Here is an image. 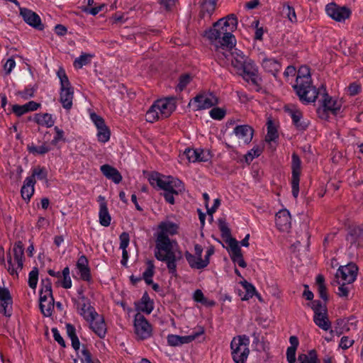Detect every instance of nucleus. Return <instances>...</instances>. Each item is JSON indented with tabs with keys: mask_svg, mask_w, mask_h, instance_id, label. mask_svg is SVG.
Here are the masks:
<instances>
[{
	"mask_svg": "<svg viewBox=\"0 0 363 363\" xmlns=\"http://www.w3.org/2000/svg\"><path fill=\"white\" fill-rule=\"evenodd\" d=\"M350 249L363 248V225L351 228L346 236Z\"/></svg>",
	"mask_w": 363,
	"mask_h": 363,
	"instance_id": "obj_15",
	"label": "nucleus"
},
{
	"mask_svg": "<svg viewBox=\"0 0 363 363\" xmlns=\"http://www.w3.org/2000/svg\"><path fill=\"white\" fill-rule=\"evenodd\" d=\"M155 257L159 261L166 263L169 274L177 276V262L182 259V253L176 240L162 235L157 236Z\"/></svg>",
	"mask_w": 363,
	"mask_h": 363,
	"instance_id": "obj_4",
	"label": "nucleus"
},
{
	"mask_svg": "<svg viewBox=\"0 0 363 363\" xmlns=\"http://www.w3.org/2000/svg\"><path fill=\"white\" fill-rule=\"evenodd\" d=\"M147 268L145 270V272L143 273L142 279L145 280V283L147 285H150L152 284V277L154 275L155 273V265L153 263V261L148 260L147 262Z\"/></svg>",
	"mask_w": 363,
	"mask_h": 363,
	"instance_id": "obj_41",
	"label": "nucleus"
},
{
	"mask_svg": "<svg viewBox=\"0 0 363 363\" xmlns=\"http://www.w3.org/2000/svg\"><path fill=\"white\" fill-rule=\"evenodd\" d=\"M38 281V269L34 267L28 274V285L33 289H35Z\"/></svg>",
	"mask_w": 363,
	"mask_h": 363,
	"instance_id": "obj_51",
	"label": "nucleus"
},
{
	"mask_svg": "<svg viewBox=\"0 0 363 363\" xmlns=\"http://www.w3.org/2000/svg\"><path fill=\"white\" fill-rule=\"evenodd\" d=\"M233 133L240 142L248 144L252 141L254 130L248 125H239L234 128Z\"/></svg>",
	"mask_w": 363,
	"mask_h": 363,
	"instance_id": "obj_22",
	"label": "nucleus"
},
{
	"mask_svg": "<svg viewBox=\"0 0 363 363\" xmlns=\"http://www.w3.org/2000/svg\"><path fill=\"white\" fill-rule=\"evenodd\" d=\"M12 111L17 116H21L22 115L28 113L25 104L18 105L15 104L12 106Z\"/></svg>",
	"mask_w": 363,
	"mask_h": 363,
	"instance_id": "obj_62",
	"label": "nucleus"
},
{
	"mask_svg": "<svg viewBox=\"0 0 363 363\" xmlns=\"http://www.w3.org/2000/svg\"><path fill=\"white\" fill-rule=\"evenodd\" d=\"M79 358L82 363H101L100 361L96 357H94L91 352L85 347H83L82 350Z\"/></svg>",
	"mask_w": 363,
	"mask_h": 363,
	"instance_id": "obj_44",
	"label": "nucleus"
},
{
	"mask_svg": "<svg viewBox=\"0 0 363 363\" xmlns=\"http://www.w3.org/2000/svg\"><path fill=\"white\" fill-rule=\"evenodd\" d=\"M90 118L97 129L106 125L104 120L100 116L93 113L90 115Z\"/></svg>",
	"mask_w": 363,
	"mask_h": 363,
	"instance_id": "obj_58",
	"label": "nucleus"
},
{
	"mask_svg": "<svg viewBox=\"0 0 363 363\" xmlns=\"http://www.w3.org/2000/svg\"><path fill=\"white\" fill-rule=\"evenodd\" d=\"M297 349L294 347H288L286 350V359L288 363H295L296 352Z\"/></svg>",
	"mask_w": 363,
	"mask_h": 363,
	"instance_id": "obj_63",
	"label": "nucleus"
},
{
	"mask_svg": "<svg viewBox=\"0 0 363 363\" xmlns=\"http://www.w3.org/2000/svg\"><path fill=\"white\" fill-rule=\"evenodd\" d=\"M293 88L303 104L314 103L320 95L321 96V106L323 111H330L333 114H336L340 110L342 106L340 101L330 96L323 86L317 89L313 85L310 69L307 66H301L298 69L296 84L293 86Z\"/></svg>",
	"mask_w": 363,
	"mask_h": 363,
	"instance_id": "obj_1",
	"label": "nucleus"
},
{
	"mask_svg": "<svg viewBox=\"0 0 363 363\" xmlns=\"http://www.w3.org/2000/svg\"><path fill=\"white\" fill-rule=\"evenodd\" d=\"M40 308L41 313L46 317L52 315L54 308V298L53 297H40Z\"/></svg>",
	"mask_w": 363,
	"mask_h": 363,
	"instance_id": "obj_31",
	"label": "nucleus"
},
{
	"mask_svg": "<svg viewBox=\"0 0 363 363\" xmlns=\"http://www.w3.org/2000/svg\"><path fill=\"white\" fill-rule=\"evenodd\" d=\"M354 341L352 339H350L347 336H343L340 339L339 347L342 350H347L352 346Z\"/></svg>",
	"mask_w": 363,
	"mask_h": 363,
	"instance_id": "obj_56",
	"label": "nucleus"
},
{
	"mask_svg": "<svg viewBox=\"0 0 363 363\" xmlns=\"http://www.w3.org/2000/svg\"><path fill=\"white\" fill-rule=\"evenodd\" d=\"M57 76L60 82V102L65 109L69 111L73 105L74 89L64 69H60Z\"/></svg>",
	"mask_w": 363,
	"mask_h": 363,
	"instance_id": "obj_8",
	"label": "nucleus"
},
{
	"mask_svg": "<svg viewBox=\"0 0 363 363\" xmlns=\"http://www.w3.org/2000/svg\"><path fill=\"white\" fill-rule=\"evenodd\" d=\"M298 363H320L317 352L311 350L307 354H300L298 357Z\"/></svg>",
	"mask_w": 363,
	"mask_h": 363,
	"instance_id": "obj_34",
	"label": "nucleus"
},
{
	"mask_svg": "<svg viewBox=\"0 0 363 363\" xmlns=\"http://www.w3.org/2000/svg\"><path fill=\"white\" fill-rule=\"evenodd\" d=\"M149 182L152 186L164 191L163 196L170 204L174 203V195H179L184 191V185L181 180L157 172L150 174Z\"/></svg>",
	"mask_w": 363,
	"mask_h": 363,
	"instance_id": "obj_5",
	"label": "nucleus"
},
{
	"mask_svg": "<svg viewBox=\"0 0 363 363\" xmlns=\"http://www.w3.org/2000/svg\"><path fill=\"white\" fill-rule=\"evenodd\" d=\"M176 109V100L173 97L157 100L147 111L145 118L149 123L168 118Z\"/></svg>",
	"mask_w": 363,
	"mask_h": 363,
	"instance_id": "obj_6",
	"label": "nucleus"
},
{
	"mask_svg": "<svg viewBox=\"0 0 363 363\" xmlns=\"http://www.w3.org/2000/svg\"><path fill=\"white\" fill-rule=\"evenodd\" d=\"M35 179L33 177H26L21 189V196L23 200L28 202L34 194Z\"/></svg>",
	"mask_w": 363,
	"mask_h": 363,
	"instance_id": "obj_27",
	"label": "nucleus"
},
{
	"mask_svg": "<svg viewBox=\"0 0 363 363\" xmlns=\"http://www.w3.org/2000/svg\"><path fill=\"white\" fill-rule=\"evenodd\" d=\"M120 249L124 250L127 249L130 242V236L129 234L126 232L122 233L120 236Z\"/></svg>",
	"mask_w": 363,
	"mask_h": 363,
	"instance_id": "obj_55",
	"label": "nucleus"
},
{
	"mask_svg": "<svg viewBox=\"0 0 363 363\" xmlns=\"http://www.w3.org/2000/svg\"><path fill=\"white\" fill-rule=\"evenodd\" d=\"M54 130H55L56 134H55L53 140H52V144L55 145L59 141H61V140L65 141V139L64 137V131L62 129H60L57 126H55Z\"/></svg>",
	"mask_w": 363,
	"mask_h": 363,
	"instance_id": "obj_60",
	"label": "nucleus"
},
{
	"mask_svg": "<svg viewBox=\"0 0 363 363\" xmlns=\"http://www.w3.org/2000/svg\"><path fill=\"white\" fill-rule=\"evenodd\" d=\"M184 255L188 264L192 269H202L209 264L208 258L203 259L201 257L192 255L188 251L185 252Z\"/></svg>",
	"mask_w": 363,
	"mask_h": 363,
	"instance_id": "obj_24",
	"label": "nucleus"
},
{
	"mask_svg": "<svg viewBox=\"0 0 363 363\" xmlns=\"http://www.w3.org/2000/svg\"><path fill=\"white\" fill-rule=\"evenodd\" d=\"M249 342L250 340L245 335L238 336L232 340L231 354L235 363H245L250 353Z\"/></svg>",
	"mask_w": 363,
	"mask_h": 363,
	"instance_id": "obj_9",
	"label": "nucleus"
},
{
	"mask_svg": "<svg viewBox=\"0 0 363 363\" xmlns=\"http://www.w3.org/2000/svg\"><path fill=\"white\" fill-rule=\"evenodd\" d=\"M77 309L80 315H82L86 321L89 320H93L94 316L98 313L94 308L91 305L90 301L82 293L79 301L77 303Z\"/></svg>",
	"mask_w": 363,
	"mask_h": 363,
	"instance_id": "obj_16",
	"label": "nucleus"
},
{
	"mask_svg": "<svg viewBox=\"0 0 363 363\" xmlns=\"http://www.w3.org/2000/svg\"><path fill=\"white\" fill-rule=\"evenodd\" d=\"M283 14L291 22L296 23L297 18L294 7L288 4H284L282 9Z\"/></svg>",
	"mask_w": 363,
	"mask_h": 363,
	"instance_id": "obj_46",
	"label": "nucleus"
},
{
	"mask_svg": "<svg viewBox=\"0 0 363 363\" xmlns=\"http://www.w3.org/2000/svg\"><path fill=\"white\" fill-rule=\"evenodd\" d=\"M154 308L153 302L151 301L147 293H145L141 298V301L139 303L138 309L147 314L151 313Z\"/></svg>",
	"mask_w": 363,
	"mask_h": 363,
	"instance_id": "obj_37",
	"label": "nucleus"
},
{
	"mask_svg": "<svg viewBox=\"0 0 363 363\" xmlns=\"http://www.w3.org/2000/svg\"><path fill=\"white\" fill-rule=\"evenodd\" d=\"M160 232L157 236L168 237V235H176L178 232L179 226L177 224L171 221L161 222L158 226Z\"/></svg>",
	"mask_w": 363,
	"mask_h": 363,
	"instance_id": "obj_29",
	"label": "nucleus"
},
{
	"mask_svg": "<svg viewBox=\"0 0 363 363\" xmlns=\"http://www.w3.org/2000/svg\"><path fill=\"white\" fill-rule=\"evenodd\" d=\"M241 284L246 292L244 296L242 297V300L247 301L254 296L255 293V288L252 284L247 282L245 280L242 281Z\"/></svg>",
	"mask_w": 363,
	"mask_h": 363,
	"instance_id": "obj_48",
	"label": "nucleus"
},
{
	"mask_svg": "<svg viewBox=\"0 0 363 363\" xmlns=\"http://www.w3.org/2000/svg\"><path fill=\"white\" fill-rule=\"evenodd\" d=\"M218 227L221 232V235L223 238L225 240V243L228 245V247H229V243L230 240H235L231 237L230 230L228 226V224L224 220L220 219L218 222Z\"/></svg>",
	"mask_w": 363,
	"mask_h": 363,
	"instance_id": "obj_39",
	"label": "nucleus"
},
{
	"mask_svg": "<svg viewBox=\"0 0 363 363\" xmlns=\"http://www.w3.org/2000/svg\"><path fill=\"white\" fill-rule=\"evenodd\" d=\"M135 333L138 338L144 340L152 335V326L143 315L137 313L134 318Z\"/></svg>",
	"mask_w": 363,
	"mask_h": 363,
	"instance_id": "obj_13",
	"label": "nucleus"
},
{
	"mask_svg": "<svg viewBox=\"0 0 363 363\" xmlns=\"http://www.w3.org/2000/svg\"><path fill=\"white\" fill-rule=\"evenodd\" d=\"M357 266L354 263H350L339 267L335 274V279L345 284H352L357 279Z\"/></svg>",
	"mask_w": 363,
	"mask_h": 363,
	"instance_id": "obj_11",
	"label": "nucleus"
},
{
	"mask_svg": "<svg viewBox=\"0 0 363 363\" xmlns=\"http://www.w3.org/2000/svg\"><path fill=\"white\" fill-rule=\"evenodd\" d=\"M33 121L38 125L45 126L46 128H51L55 124V118L52 115L48 113H35L33 117Z\"/></svg>",
	"mask_w": 363,
	"mask_h": 363,
	"instance_id": "obj_30",
	"label": "nucleus"
},
{
	"mask_svg": "<svg viewBox=\"0 0 363 363\" xmlns=\"http://www.w3.org/2000/svg\"><path fill=\"white\" fill-rule=\"evenodd\" d=\"M228 250L233 262L238 264L240 267H246V262L243 259L241 249L239 247L238 242L236 240H230Z\"/></svg>",
	"mask_w": 363,
	"mask_h": 363,
	"instance_id": "obj_20",
	"label": "nucleus"
},
{
	"mask_svg": "<svg viewBox=\"0 0 363 363\" xmlns=\"http://www.w3.org/2000/svg\"><path fill=\"white\" fill-rule=\"evenodd\" d=\"M28 151L33 155H45L50 151V147L44 143L40 146H35L33 143L29 144L27 146Z\"/></svg>",
	"mask_w": 363,
	"mask_h": 363,
	"instance_id": "obj_38",
	"label": "nucleus"
},
{
	"mask_svg": "<svg viewBox=\"0 0 363 363\" xmlns=\"http://www.w3.org/2000/svg\"><path fill=\"white\" fill-rule=\"evenodd\" d=\"M262 152V147L259 146L254 147L245 155L246 162H252L255 157H259Z\"/></svg>",
	"mask_w": 363,
	"mask_h": 363,
	"instance_id": "obj_53",
	"label": "nucleus"
},
{
	"mask_svg": "<svg viewBox=\"0 0 363 363\" xmlns=\"http://www.w3.org/2000/svg\"><path fill=\"white\" fill-rule=\"evenodd\" d=\"M197 155L198 152H196V149L186 148L184 150L182 157H186L189 162H196L199 158Z\"/></svg>",
	"mask_w": 363,
	"mask_h": 363,
	"instance_id": "obj_52",
	"label": "nucleus"
},
{
	"mask_svg": "<svg viewBox=\"0 0 363 363\" xmlns=\"http://www.w3.org/2000/svg\"><path fill=\"white\" fill-rule=\"evenodd\" d=\"M317 289L320 298L323 301H327L328 300V296L327 292V288L325 284V278L322 274H318L315 279Z\"/></svg>",
	"mask_w": 363,
	"mask_h": 363,
	"instance_id": "obj_35",
	"label": "nucleus"
},
{
	"mask_svg": "<svg viewBox=\"0 0 363 363\" xmlns=\"http://www.w3.org/2000/svg\"><path fill=\"white\" fill-rule=\"evenodd\" d=\"M87 322L89 323V327L92 331L100 338H104L106 336V324L102 315L97 313L93 320H89Z\"/></svg>",
	"mask_w": 363,
	"mask_h": 363,
	"instance_id": "obj_21",
	"label": "nucleus"
},
{
	"mask_svg": "<svg viewBox=\"0 0 363 363\" xmlns=\"http://www.w3.org/2000/svg\"><path fill=\"white\" fill-rule=\"evenodd\" d=\"M335 283H336L337 285V289L335 291L336 294L340 297L347 298L349 296L350 289L352 288V286H351L352 284H345L343 281H337V280H335L333 284L334 285Z\"/></svg>",
	"mask_w": 363,
	"mask_h": 363,
	"instance_id": "obj_40",
	"label": "nucleus"
},
{
	"mask_svg": "<svg viewBox=\"0 0 363 363\" xmlns=\"http://www.w3.org/2000/svg\"><path fill=\"white\" fill-rule=\"evenodd\" d=\"M238 19L235 14H230L213 23V27L206 31L205 36L216 48L217 55L222 50L235 45V38L232 33L236 29Z\"/></svg>",
	"mask_w": 363,
	"mask_h": 363,
	"instance_id": "obj_3",
	"label": "nucleus"
},
{
	"mask_svg": "<svg viewBox=\"0 0 363 363\" xmlns=\"http://www.w3.org/2000/svg\"><path fill=\"white\" fill-rule=\"evenodd\" d=\"M100 170L107 179L112 180L116 184H119L122 180V176L118 170L109 164L101 166Z\"/></svg>",
	"mask_w": 363,
	"mask_h": 363,
	"instance_id": "obj_28",
	"label": "nucleus"
},
{
	"mask_svg": "<svg viewBox=\"0 0 363 363\" xmlns=\"http://www.w3.org/2000/svg\"><path fill=\"white\" fill-rule=\"evenodd\" d=\"M46 296L50 298L53 297L51 281L48 278L42 280L41 289L40 291V297L45 298Z\"/></svg>",
	"mask_w": 363,
	"mask_h": 363,
	"instance_id": "obj_42",
	"label": "nucleus"
},
{
	"mask_svg": "<svg viewBox=\"0 0 363 363\" xmlns=\"http://www.w3.org/2000/svg\"><path fill=\"white\" fill-rule=\"evenodd\" d=\"M110 130L106 125L98 128L97 138L102 143L108 142L110 139Z\"/></svg>",
	"mask_w": 363,
	"mask_h": 363,
	"instance_id": "obj_49",
	"label": "nucleus"
},
{
	"mask_svg": "<svg viewBox=\"0 0 363 363\" xmlns=\"http://www.w3.org/2000/svg\"><path fill=\"white\" fill-rule=\"evenodd\" d=\"M66 330L68 337L70 338L72 342V346L74 350H79L80 342L79 338L76 334V329L74 325L70 323L66 324Z\"/></svg>",
	"mask_w": 363,
	"mask_h": 363,
	"instance_id": "obj_36",
	"label": "nucleus"
},
{
	"mask_svg": "<svg viewBox=\"0 0 363 363\" xmlns=\"http://www.w3.org/2000/svg\"><path fill=\"white\" fill-rule=\"evenodd\" d=\"M312 309L314 314L316 313L327 312L326 306L323 304L320 301H314L313 302Z\"/></svg>",
	"mask_w": 363,
	"mask_h": 363,
	"instance_id": "obj_61",
	"label": "nucleus"
},
{
	"mask_svg": "<svg viewBox=\"0 0 363 363\" xmlns=\"http://www.w3.org/2000/svg\"><path fill=\"white\" fill-rule=\"evenodd\" d=\"M205 330L204 328L201 326H199L196 328V330L194 333H192L189 335H185V336H180V341L181 345L184 344L189 343L192 341H194L196 338H197L199 336L203 335L204 333Z\"/></svg>",
	"mask_w": 363,
	"mask_h": 363,
	"instance_id": "obj_43",
	"label": "nucleus"
},
{
	"mask_svg": "<svg viewBox=\"0 0 363 363\" xmlns=\"http://www.w3.org/2000/svg\"><path fill=\"white\" fill-rule=\"evenodd\" d=\"M210 116L214 120H222L225 116V111L221 108H213L209 112Z\"/></svg>",
	"mask_w": 363,
	"mask_h": 363,
	"instance_id": "obj_54",
	"label": "nucleus"
},
{
	"mask_svg": "<svg viewBox=\"0 0 363 363\" xmlns=\"http://www.w3.org/2000/svg\"><path fill=\"white\" fill-rule=\"evenodd\" d=\"M191 81V77L189 74H184L179 77L177 89L182 91Z\"/></svg>",
	"mask_w": 363,
	"mask_h": 363,
	"instance_id": "obj_57",
	"label": "nucleus"
},
{
	"mask_svg": "<svg viewBox=\"0 0 363 363\" xmlns=\"http://www.w3.org/2000/svg\"><path fill=\"white\" fill-rule=\"evenodd\" d=\"M15 67L16 62L12 57H11L9 58L4 64V69L6 72V74H9Z\"/></svg>",
	"mask_w": 363,
	"mask_h": 363,
	"instance_id": "obj_64",
	"label": "nucleus"
},
{
	"mask_svg": "<svg viewBox=\"0 0 363 363\" xmlns=\"http://www.w3.org/2000/svg\"><path fill=\"white\" fill-rule=\"evenodd\" d=\"M12 298L9 291L0 287V312L6 317H10L12 312Z\"/></svg>",
	"mask_w": 363,
	"mask_h": 363,
	"instance_id": "obj_19",
	"label": "nucleus"
},
{
	"mask_svg": "<svg viewBox=\"0 0 363 363\" xmlns=\"http://www.w3.org/2000/svg\"><path fill=\"white\" fill-rule=\"evenodd\" d=\"M218 103V98L212 93L200 94L189 102V106H192L195 111L210 108Z\"/></svg>",
	"mask_w": 363,
	"mask_h": 363,
	"instance_id": "obj_10",
	"label": "nucleus"
},
{
	"mask_svg": "<svg viewBox=\"0 0 363 363\" xmlns=\"http://www.w3.org/2000/svg\"><path fill=\"white\" fill-rule=\"evenodd\" d=\"M267 133L265 138L267 142L275 140L278 138V133L273 122L269 120L267 121Z\"/></svg>",
	"mask_w": 363,
	"mask_h": 363,
	"instance_id": "obj_47",
	"label": "nucleus"
},
{
	"mask_svg": "<svg viewBox=\"0 0 363 363\" xmlns=\"http://www.w3.org/2000/svg\"><path fill=\"white\" fill-rule=\"evenodd\" d=\"M286 111L289 114L294 125L298 130H305L309 125V121L303 118L302 112L294 106L286 107Z\"/></svg>",
	"mask_w": 363,
	"mask_h": 363,
	"instance_id": "obj_17",
	"label": "nucleus"
},
{
	"mask_svg": "<svg viewBox=\"0 0 363 363\" xmlns=\"http://www.w3.org/2000/svg\"><path fill=\"white\" fill-rule=\"evenodd\" d=\"M216 0H203L201 4V16L211 17L216 9Z\"/></svg>",
	"mask_w": 363,
	"mask_h": 363,
	"instance_id": "obj_33",
	"label": "nucleus"
},
{
	"mask_svg": "<svg viewBox=\"0 0 363 363\" xmlns=\"http://www.w3.org/2000/svg\"><path fill=\"white\" fill-rule=\"evenodd\" d=\"M327 14L333 20L342 22L350 16V10L345 6H340L334 3L328 4L325 7Z\"/></svg>",
	"mask_w": 363,
	"mask_h": 363,
	"instance_id": "obj_14",
	"label": "nucleus"
},
{
	"mask_svg": "<svg viewBox=\"0 0 363 363\" xmlns=\"http://www.w3.org/2000/svg\"><path fill=\"white\" fill-rule=\"evenodd\" d=\"M99 201H100L99 223L102 226L108 227L111 224V217L108 211L107 203L102 196H99Z\"/></svg>",
	"mask_w": 363,
	"mask_h": 363,
	"instance_id": "obj_25",
	"label": "nucleus"
},
{
	"mask_svg": "<svg viewBox=\"0 0 363 363\" xmlns=\"http://www.w3.org/2000/svg\"><path fill=\"white\" fill-rule=\"evenodd\" d=\"M24 245L21 241L14 243L6 254V269L9 273L15 277H18V272L23 267Z\"/></svg>",
	"mask_w": 363,
	"mask_h": 363,
	"instance_id": "obj_7",
	"label": "nucleus"
},
{
	"mask_svg": "<svg viewBox=\"0 0 363 363\" xmlns=\"http://www.w3.org/2000/svg\"><path fill=\"white\" fill-rule=\"evenodd\" d=\"M275 223L280 231H288L291 228V216L289 212L286 209L280 210L276 214Z\"/></svg>",
	"mask_w": 363,
	"mask_h": 363,
	"instance_id": "obj_23",
	"label": "nucleus"
},
{
	"mask_svg": "<svg viewBox=\"0 0 363 363\" xmlns=\"http://www.w3.org/2000/svg\"><path fill=\"white\" fill-rule=\"evenodd\" d=\"M218 57L230 61L231 65L244 80L252 85L257 91L261 89L262 79L258 68L254 61L248 58L243 52L234 47L222 50Z\"/></svg>",
	"mask_w": 363,
	"mask_h": 363,
	"instance_id": "obj_2",
	"label": "nucleus"
},
{
	"mask_svg": "<svg viewBox=\"0 0 363 363\" xmlns=\"http://www.w3.org/2000/svg\"><path fill=\"white\" fill-rule=\"evenodd\" d=\"M315 324L323 330H328L330 328V322L328 318L327 312L316 313L313 316Z\"/></svg>",
	"mask_w": 363,
	"mask_h": 363,
	"instance_id": "obj_32",
	"label": "nucleus"
},
{
	"mask_svg": "<svg viewBox=\"0 0 363 363\" xmlns=\"http://www.w3.org/2000/svg\"><path fill=\"white\" fill-rule=\"evenodd\" d=\"M48 177V171L45 167H36L32 170V175L30 177H33L35 179L37 177L38 179L43 180L46 179Z\"/></svg>",
	"mask_w": 363,
	"mask_h": 363,
	"instance_id": "obj_50",
	"label": "nucleus"
},
{
	"mask_svg": "<svg viewBox=\"0 0 363 363\" xmlns=\"http://www.w3.org/2000/svg\"><path fill=\"white\" fill-rule=\"evenodd\" d=\"M262 67L266 72L272 74L274 77H277L281 68V63L277 60L269 57H264L262 60Z\"/></svg>",
	"mask_w": 363,
	"mask_h": 363,
	"instance_id": "obj_26",
	"label": "nucleus"
},
{
	"mask_svg": "<svg viewBox=\"0 0 363 363\" xmlns=\"http://www.w3.org/2000/svg\"><path fill=\"white\" fill-rule=\"evenodd\" d=\"M301 169V161L296 153H293L291 162V191L292 195L295 199L298 197L299 193Z\"/></svg>",
	"mask_w": 363,
	"mask_h": 363,
	"instance_id": "obj_12",
	"label": "nucleus"
},
{
	"mask_svg": "<svg viewBox=\"0 0 363 363\" xmlns=\"http://www.w3.org/2000/svg\"><path fill=\"white\" fill-rule=\"evenodd\" d=\"M20 14L24 21L29 26L39 30H43L44 26L41 19L36 13L26 8H20Z\"/></svg>",
	"mask_w": 363,
	"mask_h": 363,
	"instance_id": "obj_18",
	"label": "nucleus"
},
{
	"mask_svg": "<svg viewBox=\"0 0 363 363\" xmlns=\"http://www.w3.org/2000/svg\"><path fill=\"white\" fill-rule=\"evenodd\" d=\"M93 55L86 53H82L79 57L74 61V66L77 69H81L83 66L90 63Z\"/></svg>",
	"mask_w": 363,
	"mask_h": 363,
	"instance_id": "obj_45",
	"label": "nucleus"
},
{
	"mask_svg": "<svg viewBox=\"0 0 363 363\" xmlns=\"http://www.w3.org/2000/svg\"><path fill=\"white\" fill-rule=\"evenodd\" d=\"M80 277L84 281H89L91 279L90 269L89 267L78 269Z\"/></svg>",
	"mask_w": 363,
	"mask_h": 363,
	"instance_id": "obj_59",
	"label": "nucleus"
}]
</instances>
